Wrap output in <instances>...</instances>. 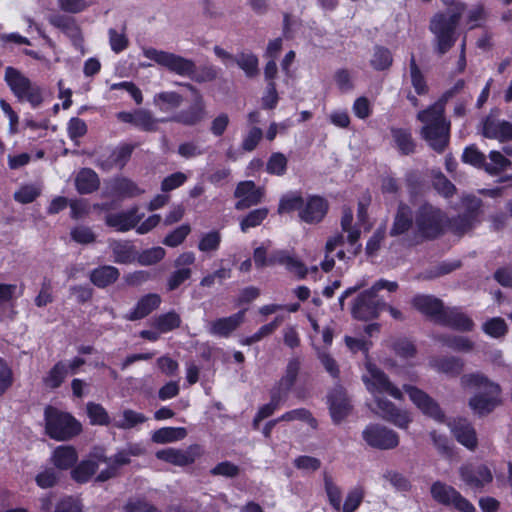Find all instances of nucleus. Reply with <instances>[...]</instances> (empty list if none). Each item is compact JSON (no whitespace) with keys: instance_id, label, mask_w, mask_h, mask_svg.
<instances>
[{"instance_id":"nucleus-1","label":"nucleus","mask_w":512,"mask_h":512,"mask_svg":"<svg viewBox=\"0 0 512 512\" xmlns=\"http://www.w3.org/2000/svg\"><path fill=\"white\" fill-rule=\"evenodd\" d=\"M144 56L168 71L182 77H188L197 83L211 82L217 78V70L212 65L197 68L195 62L172 52L147 48Z\"/></svg>"},{"instance_id":"nucleus-2","label":"nucleus","mask_w":512,"mask_h":512,"mask_svg":"<svg viewBox=\"0 0 512 512\" xmlns=\"http://www.w3.org/2000/svg\"><path fill=\"white\" fill-rule=\"evenodd\" d=\"M461 385L465 388L484 387L487 394H475L469 399L470 408L479 416L490 414L499 404L498 396L501 387L498 383L491 381L486 375L475 372L464 374L460 378Z\"/></svg>"},{"instance_id":"nucleus-3","label":"nucleus","mask_w":512,"mask_h":512,"mask_svg":"<svg viewBox=\"0 0 512 512\" xmlns=\"http://www.w3.org/2000/svg\"><path fill=\"white\" fill-rule=\"evenodd\" d=\"M446 212L429 202L421 204L415 213V238L434 241L445 235Z\"/></svg>"},{"instance_id":"nucleus-4","label":"nucleus","mask_w":512,"mask_h":512,"mask_svg":"<svg viewBox=\"0 0 512 512\" xmlns=\"http://www.w3.org/2000/svg\"><path fill=\"white\" fill-rule=\"evenodd\" d=\"M44 420L46 435L56 441L71 440L82 432L81 423L72 414L53 406L45 408Z\"/></svg>"},{"instance_id":"nucleus-5","label":"nucleus","mask_w":512,"mask_h":512,"mask_svg":"<svg viewBox=\"0 0 512 512\" xmlns=\"http://www.w3.org/2000/svg\"><path fill=\"white\" fill-rule=\"evenodd\" d=\"M5 81L14 96L20 101H27L33 108L39 107L43 102L42 90L31 80L14 67L5 70Z\"/></svg>"},{"instance_id":"nucleus-6","label":"nucleus","mask_w":512,"mask_h":512,"mask_svg":"<svg viewBox=\"0 0 512 512\" xmlns=\"http://www.w3.org/2000/svg\"><path fill=\"white\" fill-rule=\"evenodd\" d=\"M430 493L438 504L453 508L458 512H476L471 501L465 498L455 487L439 480L432 483Z\"/></svg>"},{"instance_id":"nucleus-7","label":"nucleus","mask_w":512,"mask_h":512,"mask_svg":"<svg viewBox=\"0 0 512 512\" xmlns=\"http://www.w3.org/2000/svg\"><path fill=\"white\" fill-rule=\"evenodd\" d=\"M386 308V303L378 298L370 287L362 291L354 300L351 315L354 319L360 321H369L377 319L380 313Z\"/></svg>"},{"instance_id":"nucleus-8","label":"nucleus","mask_w":512,"mask_h":512,"mask_svg":"<svg viewBox=\"0 0 512 512\" xmlns=\"http://www.w3.org/2000/svg\"><path fill=\"white\" fill-rule=\"evenodd\" d=\"M301 368L299 357H292L288 360L284 374L277 380L269 391L270 399L279 405L284 404L290 395Z\"/></svg>"},{"instance_id":"nucleus-9","label":"nucleus","mask_w":512,"mask_h":512,"mask_svg":"<svg viewBox=\"0 0 512 512\" xmlns=\"http://www.w3.org/2000/svg\"><path fill=\"white\" fill-rule=\"evenodd\" d=\"M458 473L464 485L474 492L483 491L493 481V473L486 464L467 462L459 467Z\"/></svg>"},{"instance_id":"nucleus-10","label":"nucleus","mask_w":512,"mask_h":512,"mask_svg":"<svg viewBox=\"0 0 512 512\" xmlns=\"http://www.w3.org/2000/svg\"><path fill=\"white\" fill-rule=\"evenodd\" d=\"M189 90L194 92L195 98L187 109L173 114L171 117L161 118V123L174 122L184 126H195L205 117V102L199 91L191 84H185Z\"/></svg>"},{"instance_id":"nucleus-11","label":"nucleus","mask_w":512,"mask_h":512,"mask_svg":"<svg viewBox=\"0 0 512 512\" xmlns=\"http://www.w3.org/2000/svg\"><path fill=\"white\" fill-rule=\"evenodd\" d=\"M363 440L372 448L391 450L399 445L398 434L380 424H369L362 432Z\"/></svg>"},{"instance_id":"nucleus-12","label":"nucleus","mask_w":512,"mask_h":512,"mask_svg":"<svg viewBox=\"0 0 512 512\" xmlns=\"http://www.w3.org/2000/svg\"><path fill=\"white\" fill-rule=\"evenodd\" d=\"M500 110L491 109L490 113L481 121V134L487 139L497 140L500 143L512 141V123L499 120L497 116Z\"/></svg>"},{"instance_id":"nucleus-13","label":"nucleus","mask_w":512,"mask_h":512,"mask_svg":"<svg viewBox=\"0 0 512 512\" xmlns=\"http://www.w3.org/2000/svg\"><path fill=\"white\" fill-rule=\"evenodd\" d=\"M368 376H363V382L370 392L380 394L386 393L396 400H403L402 391L396 387L386 375V373L378 368L375 364H367Z\"/></svg>"},{"instance_id":"nucleus-14","label":"nucleus","mask_w":512,"mask_h":512,"mask_svg":"<svg viewBox=\"0 0 512 512\" xmlns=\"http://www.w3.org/2000/svg\"><path fill=\"white\" fill-rule=\"evenodd\" d=\"M403 390L408 394L410 400L426 416L438 421L444 422L445 413L439 404L426 392L416 386L404 384Z\"/></svg>"},{"instance_id":"nucleus-15","label":"nucleus","mask_w":512,"mask_h":512,"mask_svg":"<svg viewBox=\"0 0 512 512\" xmlns=\"http://www.w3.org/2000/svg\"><path fill=\"white\" fill-rule=\"evenodd\" d=\"M204 454L203 447L199 444L189 445L186 449L165 448L158 450L156 458L179 467H185L195 463Z\"/></svg>"},{"instance_id":"nucleus-16","label":"nucleus","mask_w":512,"mask_h":512,"mask_svg":"<svg viewBox=\"0 0 512 512\" xmlns=\"http://www.w3.org/2000/svg\"><path fill=\"white\" fill-rule=\"evenodd\" d=\"M450 121L429 123L420 130L421 137L437 153H443L450 141Z\"/></svg>"},{"instance_id":"nucleus-17","label":"nucleus","mask_w":512,"mask_h":512,"mask_svg":"<svg viewBox=\"0 0 512 512\" xmlns=\"http://www.w3.org/2000/svg\"><path fill=\"white\" fill-rule=\"evenodd\" d=\"M329 210L328 201L320 195H308L303 202L299 219L306 224L315 225L323 221Z\"/></svg>"},{"instance_id":"nucleus-18","label":"nucleus","mask_w":512,"mask_h":512,"mask_svg":"<svg viewBox=\"0 0 512 512\" xmlns=\"http://www.w3.org/2000/svg\"><path fill=\"white\" fill-rule=\"evenodd\" d=\"M327 404L332 422L336 425L346 419L352 411L350 399L342 386H336L329 392Z\"/></svg>"},{"instance_id":"nucleus-19","label":"nucleus","mask_w":512,"mask_h":512,"mask_svg":"<svg viewBox=\"0 0 512 512\" xmlns=\"http://www.w3.org/2000/svg\"><path fill=\"white\" fill-rule=\"evenodd\" d=\"M234 197L238 199L235 209L241 211L260 204L264 197V191L257 187L254 181L246 180L237 184Z\"/></svg>"},{"instance_id":"nucleus-20","label":"nucleus","mask_w":512,"mask_h":512,"mask_svg":"<svg viewBox=\"0 0 512 512\" xmlns=\"http://www.w3.org/2000/svg\"><path fill=\"white\" fill-rule=\"evenodd\" d=\"M138 211V206L134 205L126 211L106 214L104 218L105 225L113 228L117 232L130 231L134 229L144 217V214H139Z\"/></svg>"},{"instance_id":"nucleus-21","label":"nucleus","mask_w":512,"mask_h":512,"mask_svg":"<svg viewBox=\"0 0 512 512\" xmlns=\"http://www.w3.org/2000/svg\"><path fill=\"white\" fill-rule=\"evenodd\" d=\"M377 414L385 421L401 429H407L412 422L410 414L396 407V405L386 398L376 397Z\"/></svg>"},{"instance_id":"nucleus-22","label":"nucleus","mask_w":512,"mask_h":512,"mask_svg":"<svg viewBox=\"0 0 512 512\" xmlns=\"http://www.w3.org/2000/svg\"><path fill=\"white\" fill-rule=\"evenodd\" d=\"M100 462H106V457L101 454H90L87 459L77 461L70 470V478L77 484H86L97 473Z\"/></svg>"},{"instance_id":"nucleus-23","label":"nucleus","mask_w":512,"mask_h":512,"mask_svg":"<svg viewBox=\"0 0 512 512\" xmlns=\"http://www.w3.org/2000/svg\"><path fill=\"white\" fill-rule=\"evenodd\" d=\"M414 309L439 324L446 307L441 299L427 294H417L411 300Z\"/></svg>"},{"instance_id":"nucleus-24","label":"nucleus","mask_w":512,"mask_h":512,"mask_svg":"<svg viewBox=\"0 0 512 512\" xmlns=\"http://www.w3.org/2000/svg\"><path fill=\"white\" fill-rule=\"evenodd\" d=\"M466 8L465 3L455 4V9H450L449 12L436 13L429 25L431 32H456V28L461 20L462 14Z\"/></svg>"},{"instance_id":"nucleus-25","label":"nucleus","mask_w":512,"mask_h":512,"mask_svg":"<svg viewBox=\"0 0 512 512\" xmlns=\"http://www.w3.org/2000/svg\"><path fill=\"white\" fill-rule=\"evenodd\" d=\"M439 325L458 332H472L475 328L473 319L464 313L460 307H446Z\"/></svg>"},{"instance_id":"nucleus-26","label":"nucleus","mask_w":512,"mask_h":512,"mask_svg":"<svg viewBox=\"0 0 512 512\" xmlns=\"http://www.w3.org/2000/svg\"><path fill=\"white\" fill-rule=\"evenodd\" d=\"M246 311L247 309L244 308L228 317L217 318L211 322L209 333L214 336L229 338L244 322Z\"/></svg>"},{"instance_id":"nucleus-27","label":"nucleus","mask_w":512,"mask_h":512,"mask_svg":"<svg viewBox=\"0 0 512 512\" xmlns=\"http://www.w3.org/2000/svg\"><path fill=\"white\" fill-rule=\"evenodd\" d=\"M106 194L116 198H134L145 191L136 182L127 177H116L107 185Z\"/></svg>"},{"instance_id":"nucleus-28","label":"nucleus","mask_w":512,"mask_h":512,"mask_svg":"<svg viewBox=\"0 0 512 512\" xmlns=\"http://www.w3.org/2000/svg\"><path fill=\"white\" fill-rule=\"evenodd\" d=\"M452 433L458 443L470 451H475L478 447V437L472 423L465 418H459L454 421Z\"/></svg>"},{"instance_id":"nucleus-29","label":"nucleus","mask_w":512,"mask_h":512,"mask_svg":"<svg viewBox=\"0 0 512 512\" xmlns=\"http://www.w3.org/2000/svg\"><path fill=\"white\" fill-rule=\"evenodd\" d=\"M413 222V212L411 207L404 202H400L393 217L389 236L399 237L406 234L412 228Z\"/></svg>"},{"instance_id":"nucleus-30","label":"nucleus","mask_w":512,"mask_h":512,"mask_svg":"<svg viewBox=\"0 0 512 512\" xmlns=\"http://www.w3.org/2000/svg\"><path fill=\"white\" fill-rule=\"evenodd\" d=\"M120 271L112 265H99L89 272L90 282L99 289H105L118 281Z\"/></svg>"},{"instance_id":"nucleus-31","label":"nucleus","mask_w":512,"mask_h":512,"mask_svg":"<svg viewBox=\"0 0 512 512\" xmlns=\"http://www.w3.org/2000/svg\"><path fill=\"white\" fill-rule=\"evenodd\" d=\"M160 304V295L148 293L137 301L135 307L127 314L126 319L130 321L141 320L156 310Z\"/></svg>"},{"instance_id":"nucleus-32","label":"nucleus","mask_w":512,"mask_h":512,"mask_svg":"<svg viewBox=\"0 0 512 512\" xmlns=\"http://www.w3.org/2000/svg\"><path fill=\"white\" fill-rule=\"evenodd\" d=\"M78 452L72 445L57 446L51 455V462L58 470H71L78 461Z\"/></svg>"},{"instance_id":"nucleus-33","label":"nucleus","mask_w":512,"mask_h":512,"mask_svg":"<svg viewBox=\"0 0 512 512\" xmlns=\"http://www.w3.org/2000/svg\"><path fill=\"white\" fill-rule=\"evenodd\" d=\"M393 143L401 155L408 156L416 151V142L410 128L390 127Z\"/></svg>"},{"instance_id":"nucleus-34","label":"nucleus","mask_w":512,"mask_h":512,"mask_svg":"<svg viewBox=\"0 0 512 512\" xmlns=\"http://www.w3.org/2000/svg\"><path fill=\"white\" fill-rule=\"evenodd\" d=\"M430 365L436 371L450 377H458L465 366L463 359L456 356H438L430 361Z\"/></svg>"},{"instance_id":"nucleus-35","label":"nucleus","mask_w":512,"mask_h":512,"mask_svg":"<svg viewBox=\"0 0 512 512\" xmlns=\"http://www.w3.org/2000/svg\"><path fill=\"white\" fill-rule=\"evenodd\" d=\"M50 25L59 29L67 37L72 40L78 39L81 36V29L72 16L61 13L50 14L47 18Z\"/></svg>"},{"instance_id":"nucleus-36","label":"nucleus","mask_w":512,"mask_h":512,"mask_svg":"<svg viewBox=\"0 0 512 512\" xmlns=\"http://www.w3.org/2000/svg\"><path fill=\"white\" fill-rule=\"evenodd\" d=\"M110 249L117 264H131L137 259V249L129 240H114L110 243Z\"/></svg>"},{"instance_id":"nucleus-37","label":"nucleus","mask_w":512,"mask_h":512,"mask_svg":"<svg viewBox=\"0 0 512 512\" xmlns=\"http://www.w3.org/2000/svg\"><path fill=\"white\" fill-rule=\"evenodd\" d=\"M100 187V178L91 168H82L75 177V188L81 195L92 194Z\"/></svg>"},{"instance_id":"nucleus-38","label":"nucleus","mask_w":512,"mask_h":512,"mask_svg":"<svg viewBox=\"0 0 512 512\" xmlns=\"http://www.w3.org/2000/svg\"><path fill=\"white\" fill-rule=\"evenodd\" d=\"M139 146V143H119L110 153L108 157V167L123 170L130 161L134 150Z\"/></svg>"},{"instance_id":"nucleus-39","label":"nucleus","mask_w":512,"mask_h":512,"mask_svg":"<svg viewBox=\"0 0 512 512\" xmlns=\"http://www.w3.org/2000/svg\"><path fill=\"white\" fill-rule=\"evenodd\" d=\"M271 260L272 262H277V264L284 265L289 272L294 273L299 279H304L307 276L308 269L305 264L285 250L273 252Z\"/></svg>"},{"instance_id":"nucleus-40","label":"nucleus","mask_w":512,"mask_h":512,"mask_svg":"<svg viewBox=\"0 0 512 512\" xmlns=\"http://www.w3.org/2000/svg\"><path fill=\"white\" fill-rule=\"evenodd\" d=\"M68 375L67 363L60 360L56 362L48 371L46 376L43 377L42 382L46 388L51 390L59 388L65 381Z\"/></svg>"},{"instance_id":"nucleus-41","label":"nucleus","mask_w":512,"mask_h":512,"mask_svg":"<svg viewBox=\"0 0 512 512\" xmlns=\"http://www.w3.org/2000/svg\"><path fill=\"white\" fill-rule=\"evenodd\" d=\"M436 340L456 352L467 353L474 349V343L468 337L462 335L440 334L436 337Z\"/></svg>"},{"instance_id":"nucleus-42","label":"nucleus","mask_w":512,"mask_h":512,"mask_svg":"<svg viewBox=\"0 0 512 512\" xmlns=\"http://www.w3.org/2000/svg\"><path fill=\"white\" fill-rule=\"evenodd\" d=\"M304 199L305 198L302 196L300 191H290L282 195L278 203L277 213L282 215L297 211L299 214L302 209Z\"/></svg>"},{"instance_id":"nucleus-43","label":"nucleus","mask_w":512,"mask_h":512,"mask_svg":"<svg viewBox=\"0 0 512 512\" xmlns=\"http://www.w3.org/2000/svg\"><path fill=\"white\" fill-rule=\"evenodd\" d=\"M234 61L247 78H254L259 74V59L254 53L239 52L235 56Z\"/></svg>"},{"instance_id":"nucleus-44","label":"nucleus","mask_w":512,"mask_h":512,"mask_svg":"<svg viewBox=\"0 0 512 512\" xmlns=\"http://www.w3.org/2000/svg\"><path fill=\"white\" fill-rule=\"evenodd\" d=\"M183 96L175 91H163L154 96V104L162 112H168L180 107Z\"/></svg>"},{"instance_id":"nucleus-45","label":"nucleus","mask_w":512,"mask_h":512,"mask_svg":"<svg viewBox=\"0 0 512 512\" xmlns=\"http://www.w3.org/2000/svg\"><path fill=\"white\" fill-rule=\"evenodd\" d=\"M393 64V55L391 51L381 45H376L370 59V66L375 71H386Z\"/></svg>"},{"instance_id":"nucleus-46","label":"nucleus","mask_w":512,"mask_h":512,"mask_svg":"<svg viewBox=\"0 0 512 512\" xmlns=\"http://www.w3.org/2000/svg\"><path fill=\"white\" fill-rule=\"evenodd\" d=\"M186 436V430L183 427H163L152 434V441L158 444L171 443L183 439Z\"/></svg>"},{"instance_id":"nucleus-47","label":"nucleus","mask_w":512,"mask_h":512,"mask_svg":"<svg viewBox=\"0 0 512 512\" xmlns=\"http://www.w3.org/2000/svg\"><path fill=\"white\" fill-rule=\"evenodd\" d=\"M180 325L181 317L174 310L158 315L153 322L154 328L160 333H168L179 328Z\"/></svg>"},{"instance_id":"nucleus-48","label":"nucleus","mask_w":512,"mask_h":512,"mask_svg":"<svg viewBox=\"0 0 512 512\" xmlns=\"http://www.w3.org/2000/svg\"><path fill=\"white\" fill-rule=\"evenodd\" d=\"M417 119L424 125L448 121L445 117V107L439 101H436L426 109L419 111L417 113Z\"/></svg>"},{"instance_id":"nucleus-49","label":"nucleus","mask_w":512,"mask_h":512,"mask_svg":"<svg viewBox=\"0 0 512 512\" xmlns=\"http://www.w3.org/2000/svg\"><path fill=\"white\" fill-rule=\"evenodd\" d=\"M409 70H410L411 84H412L416 94L419 96L428 94L429 87H428L427 81L417 64L414 55H412V57L410 59Z\"/></svg>"},{"instance_id":"nucleus-50","label":"nucleus","mask_w":512,"mask_h":512,"mask_svg":"<svg viewBox=\"0 0 512 512\" xmlns=\"http://www.w3.org/2000/svg\"><path fill=\"white\" fill-rule=\"evenodd\" d=\"M86 412L91 425L109 426L111 424V418L107 410L99 403L88 402Z\"/></svg>"},{"instance_id":"nucleus-51","label":"nucleus","mask_w":512,"mask_h":512,"mask_svg":"<svg viewBox=\"0 0 512 512\" xmlns=\"http://www.w3.org/2000/svg\"><path fill=\"white\" fill-rule=\"evenodd\" d=\"M488 157L491 163L486 162L485 171L489 175H499L512 166V162L497 150L490 151Z\"/></svg>"},{"instance_id":"nucleus-52","label":"nucleus","mask_w":512,"mask_h":512,"mask_svg":"<svg viewBox=\"0 0 512 512\" xmlns=\"http://www.w3.org/2000/svg\"><path fill=\"white\" fill-rule=\"evenodd\" d=\"M462 203L464 210L461 214L476 226L482 212V200L474 195H467L463 198Z\"/></svg>"},{"instance_id":"nucleus-53","label":"nucleus","mask_w":512,"mask_h":512,"mask_svg":"<svg viewBox=\"0 0 512 512\" xmlns=\"http://www.w3.org/2000/svg\"><path fill=\"white\" fill-rule=\"evenodd\" d=\"M474 227L475 225L461 213L453 217H448L446 214L445 233L451 231L454 235L462 236Z\"/></svg>"},{"instance_id":"nucleus-54","label":"nucleus","mask_w":512,"mask_h":512,"mask_svg":"<svg viewBox=\"0 0 512 512\" xmlns=\"http://www.w3.org/2000/svg\"><path fill=\"white\" fill-rule=\"evenodd\" d=\"M269 209L267 207L256 208L251 210L240 220V229L246 233L250 228L260 226L268 217Z\"/></svg>"},{"instance_id":"nucleus-55","label":"nucleus","mask_w":512,"mask_h":512,"mask_svg":"<svg viewBox=\"0 0 512 512\" xmlns=\"http://www.w3.org/2000/svg\"><path fill=\"white\" fill-rule=\"evenodd\" d=\"M482 331L491 338H502L508 332V326L502 317H492L482 324Z\"/></svg>"},{"instance_id":"nucleus-56","label":"nucleus","mask_w":512,"mask_h":512,"mask_svg":"<svg viewBox=\"0 0 512 512\" xmlns=\"http://www.w3.org/2000/svg\"><path fill=\"white\" fill-rule=\"evenodd\" d=\"M391 349L396 356L402 359L413 358L417 354L415 343L407 337H399L391 344Z\"/></svg>"},{"instance_id":"nucleus-57","label":"nucleus","mask_w":512,"mask_h":512,"mask_svg":"<svg viewBox=\"0 0 512 512\" xmlns=\"http://www.w3.org/2000/svg\"><path fill=\"white\" fill-rule=\"evenodd\" d=\"M323 480L329 504L335 511H340L342 502V491L340 487L334 483L332 477L327 473H324Z\"/></svg>"},{"instance_id":"nucleus-58","label":"nucleus","mask_w":512,"mask_h":512,"mask_svg":"<svg viewBox=\"0 0 512 512\" xmlns=\"http://www.w3.org/2000/svg\"><path fill=\"white\" fill-rule=\"evenodd\" d=\"M365 497V490L362 486H355L346 495L345 501L341 503L342 512H356Z\"/></svg>"},{"instance_id":"nucleus-59","label":"nucleus","mask_w":512,"mask_h":512,"mask_svg":"<svg viewBox=\"0 0 512 512\" xmlns=\"http://www.w3.org/2000/svg\"><path fill=\"white\" fill-rule=\"evenodd\" d=\"M159 122H161V119L154 118L150 111L145 109L136 110V128L145 132H155L158 130Z\"/></svg>"},{"instance_id":"nucleus-60","label":"nucleus","mask_w":512,"mask_h":512,"mask_svg":"<svg viewBox=\"0 0 512 512\" xmlns=\"http://www.w3.org/2000/svg\"><path fill=\"white\" fill-rule=\"evenodd\" d=\"M147 421V417L140 412H137L132 409H125L123 411V419L121 421L115 422L113 425L118 429H132L139 424H143Z\"/></svg>"},{"instance_id":"nucleus-61","label":"nucleus","mask_w":512,"mask_h":512,"mask_svg":"<svg viewBox=\"0 0 512 512\" xmlns=\"http://www.w3.org/2000/svg\"><path fill=\"white\" fill-rule=\"evenodd\" d=\"M288 160L281 152H274L266 164V172L271 175L283 176L287 171Z\"/></svg>"},{"instance_id":"nucleus-62","label":"nucleus","mask_w":512,"mask_h":512,"mask_svg":"<svg viewBox=\"0 0 512 512\" xmlns=\"http://www.w3.org/2000/svg\"><path fill=\"white\" fill-rule=\"evenodd\" d=\"M190 232H191L190 225L182 224V225L178 226L177 228H175L174 230H172L171 232H169L164 237L162 243L168 247H172V248L177 247L185 241V239L190 234Z\"/></svg>"},{"instance_id":"nucleus-63","label":"nucleus","mask_w":512,"mask_h":512,"mask_svg":"<svg viewBox=\"0 0 512 512\" xmlns=\"http://www.w3.org/2000/svg\"><path fill=\"white\" fill-rule=\"evenodd\" d=\"M462 161L476 168L485 170L486 156L476 147V145H469L465 147L462 154Z\"/></svg>"},{"instance_id":"nucleus-64","label":"nucleus","mask_w":512,"mask_h":512,"mask_svg":"<svg viewBox=\"0 0 512 512\" xmlns=\"http://www.w3.org/2000/svg\"><path fill=\"white\" fill-rule=\"evenodd\" d=\"M166 251L164 248L157 246L143 250L142 252H137V259L139 264L141 265H154L160 262L165 257Z\"/></svg>"}]
</instances>
